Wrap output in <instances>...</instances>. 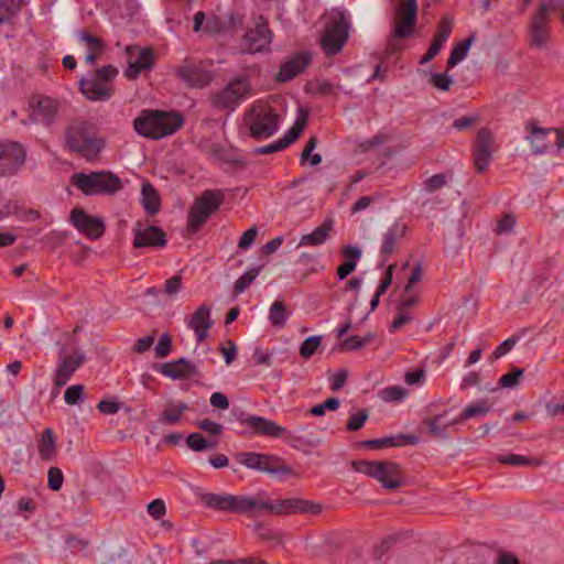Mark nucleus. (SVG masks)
Returning a JSON list of instances; mask_svg holds the SVG:
<instances>
[{
  "label": "nucleus",
  "instance_id": "obj_1",
  "mask_svg": "<svg viewBox=\"0 0 564 564\" xmlns=\"http://www.w3.org/2000/svg\"><path fill=\"white\" fill-rule=\"evenodd\" d=\"M322 511V503L308 499L285 498L272 501L267 498L264 492H259L254 497L240 496L239 513L248 514L249 517L263 512L274 516H290L318 514Z\"/></svg>",
  "mask_w": 564,
  "mask_h": 564
},
{
  "label": "nucleus",
  "instance_id": "obj_2",
  "mask_svg": "<svg viewBox=\"0 0 564 564\" xmlns=\"http://www.w3.org/2000/svg\"><path fill=\"white\" fill-rule=\"evenodd\" d=\"M184 117L176 111L143 110L133 121L134 130L142 137L159 140L178 131Z\"/></svg>",
  "mask_w": 564,
  "mask_h": 564
},
{
  "label": "nucleus",
  "instance_id": "obj_3",
  "mask_svg": "<svg viewBox=\"0 0 564 564\" xmlns=\"http://www.w3.org/2000/svg\"><path fill=\"white\" fill-rule=\"evenodd\" d=\"M242 122L252 139L263 140L278 131L280 116L270 104L257 100L245 111Z\"/></svg>",
  "mask_w": 564,
  "mask_h": 564
},
{
  "label": "nucleus",
  "instance_id": "obj_4",
  "mask_svg": "<svg viewBox=\"0 0 564 564\" xmlns=\"http://www.w3.org/2000/svg\"><path fill=\"white\" fill-rule=\"evenodd\" d=\"M252 95L250 75L245 73L231 77L221 89L210 93L208 101L216 110L231 112Z\"/></svg>",
  "mask_w": 564,
  "mask_h": 564
},
{
  "label": "nucleus",
  "instance_id": "obj_5",
  "mask_svg": "<svg viewBox=\"0 0 564 564\" xmlns=\"http://www.w3.org/2000/svg\"><path fill=\"white\" fill-rule=\"evenodd\" d=\"M321 47L327 56L340 53L349 37L350 23L344 11L332 9L324 17Z\"/></svg>",
  "mask_w": 564,
  "mask_h": 564
},
{
  "label": "nucleus",
  "instance_id": "obj_6",
  "mask_svg": "<svg viewBox=\"0 0 564 564\" xmlns=\"http://www.w3.org/2000/svg\"><path fill=\"white\" fill-rule=\"evenodd\" d=\"M66 144L70 151L79 153L87 161H93L98 158L105 142L97 137V132L91 124L78 121L67 128Z\"/></svg>",
  "mask_w": 564,
  "mask_h": 564
},
{
  "label": "nucleus",
  "instance_id": "obj_7",
  "mask_svg": "<svg viewBox=\"0 0 564 564\" xmlns=\"http://www.w3.org/2000/svg\"><path fill=\"white\" fill-rule=\"evenodd\" d=\"M70 182L87 196L113 195L123 188L121 178L110 171L75 173Z\"/></svg>",
  "mask_w": 564,
  "mask_h": 564
},
{
  "label": "nucleus",
  "instance_id": "obj_8",
  "mask_svg": "<svg viewBox=\"0 0 564 564\" xmlns=\"http://www.w3.org/2000/svg\"><path fill=\"white\" fill-rule=\"evenodd\" d=\"M118 69L113 65H105L96 69L91 77L79 80L80 93L91 101H106L115 93L111 82L117 77Z\"/></svg>",
  "mask_w": 564,
  "mask_h": 564
},
{
  "label": "nucleus",
  "instance_id": "obj_9",
  "mask_svg": "<svg viewBox=\"0 0 564 564\" xmlns=\"http://www.w3.org/2000/svg\"><path fill=\"white\" fill-rule=\"evenodd\" d=\"M225 202L221 189H206L197 197L188 209L187 227L191 231L199 230L208 218L215 214Z\"/></svg>",
  "mask_w": 564,
  "mask_h": 564
},
{
  "label": "nucleus",
  "instance_id": "obj_10",
  "mask_svg": "<svg viewBox=\"0 0 564 564\" xmlns=\"http://www.w3.org/2000/svg\"><path fill=\"white\" fill-rule=\"evenodd\" d=\"M210 66L212 62L185 59L182 65L175 67L174 74L189 88H204L215 78Z\"/></svg>",
  "mask_w": 564,
  "mask_h": 564
},
{
  "label": "nucleus",
  "instance_id": "obj_11",
  "mask_svg": "<svg viewBox=\"0 0 564 564\" xmlns=\"http://www.w3.org/2000/svg\"><path fill=\"white\" fill-rule=\"evenodd\" d=\"M496 150L497 144L492 131L487 127L480 128L471 147L473 163L477 173L482 174L487 171Z\"/></svg>",
  "mask_w": 564,
  "mask_h": 564
},
{
  "label": "nucleus",
  "instance_id": "obj_12",
  "mask_svg": "<svg viewBox=\"0 0 564 564\" xmlns=\"http://www.w3.org/2000/svg\"><path fill=\"white\" fill-rule=\"evenodd\" d=\"M238 460L247 468L256 469L268 474L291 475L293 473L292 467L286 465L281 457L274 455L259 453H240L238 455Z\"/></svg>",
  "mask_w": 564,
  "mask_h": 564
},
{
  "label": "nucleus",
  "instance_id": "obj_13",
  "mask_svg": "<svg viewBox=\"0 0 564 564\" xmlns=\"http://www.w3.org/2000/svg\"><path fill=\"white\" fill-rule=\"evenodd\" d=\"M552 18L542 15V10H535L529 19L527 41L530 47L545 48L552 39Z\"/></svg>",
  "mask_w": 564,
  "mask_h": 564
},
{
  "label": "nucleus",
  "instance_id": "obj_14",
  "mask_svg": "<svg viewBox=\"0 0 564 564\" xmlns=\"http://www.w3.org/2000/svg\"><path fill=\"white\" fill-rule=\"evenodd\" d=\"M417 20L416 0H400L394 14L393 37L406 39L412 35Z\"/></svg>",
  "mask_w": 564,
  "mask_h": 564
},
{
  "label": "nucleus",
  "instance_id": "obj_15",
  "mask_svg": "<svg viewBox=\"0 0 564 564\" xmlns=\"http://www.w3.org/2000/svg\"><path fill=\"white\" fill-rule=\"evenodd\" d=\"M28 150L14 140L2 141V177L17 175L25 165Z\"/></svg>",
  "mask_w": 564,
  "mask_h": 564
},
{
  "label": "nucleus",
  "instance_id": "obj_16",
  "mask_svg": "<svg viewBox=\"0 0 564 564\" xmlns=\"http://www.w3.org/2000/svg\"><path fill=\"white\" fill-rule=\"evenodd\" d=\"M133 234L134 248H163L167 243L166 234L162 228L140 220L134 224Z\"/></svg>",
  "mask_w": 564,
  "mask_h": 564
},
{
  "label": "nucleus",
  "instance_id": "obj_17",
  "mask_svg": "<svg viewBox=\"0 0 564 564\" xmlns=\"http://www.w3.org/2000/svg\"><path fill=\"white\" fill-rule=\"evenodd\" d=\"M29 109L35 121L50 124L57 116L59 101L48 96L34 94L29 98Z\"/></svg>",
  "mask_w": 564,
  "mask_h": 564
},
{
  "label": "nucleus",
  "instance_id": "obj_18",
  "mask_svg": "<svg viewBox=\"0 0 564 564\" xmlns=\"http://www.w3.org/2000/svg\"><path fill=\"white\" fill-rule=\"evenodd\" d=\"M86 356L77 350L70 355L65 354V349L59 351V362L55 369L53 382L56 388L64 387L75 373V371L85 362Z\"/></svg>",
  "mask_w": 564,
  "mask_h": 564
},
{
  "label": "nucleus",
  "instance_id": "obj_19",
  "mask_svg": "<svg viewBox=\"0 0 564 564\" xmlns=\"http://www.w3.org/2000/svg\"><path fill=\"white\" fill-rule=\"evenodd\" d=\"M69 220L79 232L89 239H99L105 232L102 219L87 214L83 208L72 209Z\"/></svg>",
  "mask_w": 564,
  "mask_h": 564
},
{
  "label": "nucleus",
  "instance_id": "obj_20",
  "mask_svg": "<svg viewBox=\"0 0 564 564\" xmlns=\"http://www.w3.org/2000/svg\"><path fill=\"white\" fill-rule=\"evenodd\" d=\"M129 56L128 67L124 69V76L128 79H137L142 70H149L154 64L153 51L149 47L127 46Z\"/></svg>",
  "mask_w": 564,
  "mask_h": 564
},
{
  "label": "nucleus",
  "instance_id": "obj_21",
  "mask_svg": "<svg viewBox=\"0 0 564 564\" xmlns=\"http://www.w3.org/2000/svg\"><path fill=\"white\" fill-rule=\"evenodd\" d=\"M261 22L250 29L243 36L245 51L257 53L265 50L272 40V33L268 24L260 18Z\"/></svg>",
  "mask_w": 564,
  "mask_h": 564
},
{
  "label": "nucleus",
  "instance_id": "obj_22",
  "mask_svg": "<svg viewBox=\"0 0 564 564\" xmlns=\"http://www.w3.org/2000/svg\"><path fill=\"white\" fill-rule=\"evenodd\" d=\"M240 423L250 427L253 433L279 438L288 433L286 429L263 416L249 415L240 417Z\"/></svg>",
  "mask_w": 564,
  "mask_h": 564
},
{
  "label": "nucleus",
  "instance_id": "obj_23",
  "mask_svg": "<svg viewBox=\"0 0 564 564\" xmlns=\"http://www.w3.org/2000/svg\"><path fill=\"white\" fill-rule=\"evenodd\" d=\"M453 30V22L448 17H443L437 24L436 32L432 39L427 52L420 59V64H426L441 52L444 43L449 37Z\"/></svg>",
  "mask_w": 564,
  "mask_h": 564
},
{
  "label": "nucleus",
  "instance_id": "obj_24",
  "mask_svg": "<svg viewBox=\"0 0 564 564\" xmlns=\"http://www.w3.org/2000/svg\"><path fill=\"white\" fill-rule=\"evenodd\" d=\"M160 371L162 375L174 380L202 376L197 366L186 358L165 362L161 366Z\"/></svg>",
  "mask_w": 564,
  "mask_h": 564
},
{
  "label": "nucleus",
  "instance_id": "obj_25",
  "mask_svg": "<svg viewBox=\"0 0 564 564\" xmlns=\"http://www.w3.org/2000/svg\"><path fill=\"white\" fill-rule=\"evenodd\" d=\"M206 507L224 512L239 513L240 496L206 492L200 497Z\"/></svg>",
  "mask_w": 564,
  "mask_h": 564
},
{
  "label": "nucleus",
  "instance_id": "obj_26",
  "mask_svg": "<svg viewBox=\"0 0 564 564\" xmlns=\"http://www.w3.org/2000/svg\"><path fill=\"white\" fill-rule=\"evenodd\" d=\"M187 326L193 329L198 344L204 341L213 326L210 308L206 304H202L188 319Z\"/></svg>",
  "mask_w": 564,
  "mask_h": 564
},
{
  "label": "nucleus",
  "instance_id": "obj_27",
  "mask_svg": "<svg viewBox=\"0 0 564 564\" xmlns=\"http://www.w3.org/2000/svg\"><path fill=\"white\" fill-rule=\"evenodd\" d=\"M312 61V55L307 52H300L292 58L281 65L278 74L280 82H289L301 74Z\"/></svg>",
  "mask_w": 564,
  "mask_h": 564
},
{
  "label": "nucleus",
  "instance_id": "obj_28",
  "mask_svg": "<svg viewBox=\"0 0 564 564\" xmlns=\"http://www.w3.org/2000/svg\"><path fill=\"white\" fill-rule=\"evenodd\" d=\"M379 465L381 466V471L375 479L381 482L384 488L393 490L404 484L399 464L393 462H380Z\"/></svg>",
  "mask_w": 564,
  "mask_h": 564
},
{
  "label": "nucleus",
  "instance_id": "obj_29",
  "mask_svg": "<svg viewBox=\"0 0 564 564\" xmlns=\"http://www.w3.org/2000/svg\"><path fill=\"white\" fill-rule=\"evenodd\" d=\"M406 231L408 226L401 221H395L387 229L382 236L380 248L381 254L384 258L390 257L394 252L398 240L405 237Z\"/></svg>",
  "mask_w": 564,
  "mask_h": 564
},
{
  "label": "nucleus",
  "instance_id": "obj_30",
  "mask_svg": "<svg viewBox=\"0 0 564 564\" xmlns=\"http://www.w3.org/2000/svg\"><path fill=\"white\" fill-rule=\"evenodd\" d=\"M193 31H203L207 34L220 33L225 29V22L217 15L212 14L206 17L203 11H198L194 15Z\"/></svg>",
  "mask_w": 564,
  "mask_h": 564
},
{
  "label": "nucleus",
  "instance_id": "obj_31",
  "mask_svg": "<svg viewBox=\"0 0 564 564\" xmlns=\"http://www.w3.org/2000/svg\"><path fill=\"white\" fill-rule=\"evenodd\" d=\"M141 204L147 214L150 216H154L161 210L160 195L149 181L142 182Z\"/></svg>",
  "mask_w": 564,
  "mask_h": 564
},
{
  "label": "nucleus",
  "instance_id": "obj_32",
  "mask_svg": "<svg viewBox=\"0 0 564 564\" xmlns=\"http://www.w3.org/2000/svg\"><path fill=\"white\" fill-rule=\"evenodd\" d=\"M417 441L416 436L414 435H395V436H386L382 438H376V440H367L364 441L361 444L366 447L372 448V449H382L386 447H395V446H402L405 444H415Z\"/></svg>",
  "mask_w": 564,
  "mask_h": 564
},
{
  "label": "nucleus",
  "instance_id": "obj_33",
  "mask_svg": "<svg viewBox=\"0 0 564 564\" xmlns=\"http://www.w3.org/2000/svg\"><path fill=\"white\" fill-rule=\"evenodd\" d=\"M79 41L87 45L88 54L85 57V62L89 65H94L99 55L105 50V43L100 37L94 36L87 30H82L77 33Z\"/></svg>",
  "mask_w": 564,
  "mask_h": 564
},
{
  "label": "nucleus",
  "instance_id": "obj_34",
  "mask_svg": "<svg viewBox=\"0 0 564 564\" xmlns=\"http://www.w3.org/2000/svg\"><path fill=\"white\" fill-rule=\"evenodd\" d=\"M39 456L44 462H53L57 454L56 437L52 429H45L37 441Z\"/></svg>",
  "mask_w": 564,
  "mask_h": 564
},
{
  "label": "nucleus",
  "instance_id": "obj_35",
  "mask_svg": "<svg viewBox=\"0 0 564 564\" xmlns=\"http://www.w3.org/2000/svg\"><path fill=\"white\" fill-rule=\"evenodd\" d=\"M189 409L188 404L180 401H169L159 417V422L165 425H176L182 421L184 412Z\"/></svg>",
  "mask_w": 564,
  "mask_h": 564
},
{
  "label": "nucleus",
  "instance_id": "obj_36",
  "mask_svg": "<svg viewBox=\"0 0 564 564\" xmlns=\"http://www.w3.org/2000/svg\"><path fill=\"white\" fill-rule=\"evenodd\" d=\"M492 409V404L488 400H478L471 404H468L459 414L458 417L451 421V424H460L464 421L481 417L488 414Z\"/></svg>",
  "mask_w": 564,
  "mask_h": 564
},
{
  "label": "nucleus",
  "instance_id": "obj_37",
  "mask_svg": "<svg viewBox=\"0 0 564 564\" xmlns=\"http://www.w3.org/2000/svg\"><path fill=\"white\" fill-rule=\"evenodd\" d=\"M345 261L337 268V275L340 280L346 279L357 265V260L361 257V250L354 246H345L341 249Z\"/></svg>",
  "mask_w": 564,
  "mask_h": 564
},
{
  "label": "nucleus",
  "instance_id": "obj_38",
  "mask_svg": "<svg viewBox=\"0 0 564 564\" xmlns=\"http://www.w3.org/2000/svg\"><path fill=\"white\" fill-rule=\"evenodd\" d=\"M333 229V220L326 219L313 232L303 235L300 240V246H321L329 237Z\"/></svg>",
  "mask_w": 564,
  "mask_h": 564
},
{
  "label": "nucleus",
  "instance_id": "obj_39",
  "mask_svg": "<svg viewBox=\"0 0 564 564\" xmlns=\"http://www.w3.org/2000/svg\"><path fill=\"white\" fill-rule=\"evenodd\" d=\"M375 338H376V334L371 333V332L368 333L367 335H365L364 337L358 336V335H352V336H349L340 341V344L338 345V350L339 351H356V350L364 348L366 345L370 344L371 341H373Z\"/></svg>",
  "mask_w": 564,
  "mask_h": 564
},
{
  "label": "nucleus",
  "instance_id": "obj_40",
  "mask_svg": "<svg viewBox=\"0 0 564 564\" xmlns=\"http://www.w3.org/2000/svg\"><path fill=\"white\" fill-rule=\"evenodd\" d=\"M532 134L531 142L535 154H542L552 147L551 143L545 141L550 134H554V129L534 128Z\"/></svg>",
  "mask_w": 564,
  "mask_h": 564
},
{
  "label": "nucleus",
  "instance_id": "obj_41",
  "mask_svg": "<svg viewBox=\"0 0 564 564\" xmlns=\"http://www.w3.org/2000/svg\"><path fill=\"white\" fill-rule=\"evenodd\" d=\"M474 40H475V35H470L464 42H460L453 47L451 55L447 59L448 68L456 66L459 62H462L466 57L468 50H469L471 43L474 42Z\"/></svg>",
  "mask_w": 564,
  "mask_h": 564
},
{
  "label": "nucleus",
  "instance_id": "obj_42",
  "mask_svg": "<svg viewBox=\"0 0 564 564\" xmlns=\"http://www.w3.org/2000/svg\"><path fill=\"white\" fill-rule=\"evenodd\" d=\"M186 444L194 452L214 449L217 446V442L209 441L197 432L187 435Z\"/></svg>",
  "mask_w": 564,
  "mask_h": 564
},
{
  "label": "nucleus",
  "instance_id": "obj_43",
  "mask_svg": "<svg viewBox=\"0 0 564 564\" xmlns=\"http://www.w3.org/2000/svg\"><path fill=\"white\" fill-rule=\"evenodd\" d=\"M286 307L282 301H275L270 307L269 321L274 327L282 328L286 323Z\"/></svg>",
  "mask_w": 564,
  "mask_h": 564
},
{
  "label": "nucleus",
  "instance_id": "obj_44",
  "mask_svg": "<svg viewBox=\"0 0 564 564\" xmlns=\"http://www.w3.org/2000/svg\"><path fill=\"white\" fill-rule=\"evenodd\" d=\"M445 413H441L430 419H425L423 423L429 427L430 434L433 437H441L445 434L448 426H452L451 422H444Z\"/></svg>",
  "mask_w": 564,
  "mask_h": 564
},
{
  "label": "nucleus",
  "instance_id": "obj_45",
  "mask_svg": "<svg viewBox=\"0 0 564 564\" xmlns=\"http://www.w3.org/2000/svg\"><path fill=\"white\" fill-rule=\"evenodd\" d=\"M380 462L378 460H354L351 463V467L355 471L365 474L367 476H370L372 478L378 477L381 471V466L379 465Z\"/></svg>",
  "mask_w": 564,
  "mask_h": 564
},
{
  "label": "nucleus",
  "instance_id": "obj_46",
  "mask_svg": "<svg viewBox=\"0 0 564 564\" xmlns=\"http://www.w3.org/2000/svg\"><path fill=\"white\" fill-rule=\"evenodd\" d=\"M262 267L251 268L243 273L234 284V293L236 295L243 293L252 283V281L259 275Z\"/></svg>",
  "mask_w": 564,
  "mask_h": 564
},
{
  "label": "nucleus",
  "instance_id": "obj_47",
  "mask_svg": "<svg viewBox=\"0 0 564 564\" xmlns=\"http://www.w3.org/2000/svg\"><path fill=\"white\" fill-rule=\"evenodd\" d=\"M497 460L501 464L513 465V466H518V465L539 466V465H541V460L538 458H529V457L517 455V454L499 456V457H497Z\"/></svg>",
  "mask_w": 564,
  "mask_h": 564
},
{
  "label": "nucleus",
  "instance_id": "obj_48",
  "mask_svg": "<svg viewBox=\"0 0 564 564\" xmlns=\"http://www.w3.org/2000/svg\"><path fill=\"white\" fill-rule=\"evenodd\" d=\"M322 343V336H311L300 346L299 354L304 359H310L318 349Z\"/></svg>",
  "mask_w": 564,
  "mask_h": 564
},
{
  "label": "nucleus",
  "instance_id": "obj_49",
  "mask_svg": "<svg viewBox=\"0 0 564 564\" xmlns=\"http://www.w3.org/2000/svg\"><path fill=\"white\" fill-rule=\"evenodd\" d=\"M306 124V118H300L296 120L293 127L284 134L282 139H280L284 145V148L292 144L294 141H296L302 133L304 127Z\"/></svg>",
  "mask_w": 564,
  "mask_h": 564
},
{
  "label": "nucleus",
  "instance_id": "obj_50",
  "mask_svg": "<svg viewBox=\"0 0 564 564\" xmlns=\"http://www.w3.org/2000/svg\"><path fill=\"white\" fill-rule=\"evenodd\" d=\"M406 390L400 386L387 387L380 392V398L384 402L401 401L406 395Z\"/></svg>",
  "mask_w": 564,
  "mask_h": 564
},
{
  "label": "nucleus",
  "instance_id": "obj_51",
  "mask_svg": "<svg viewBox=\"0 0 564 564\" xmlns=\"http://www.w3.org/2000/svg\"><path fill=\"white\" fill-rule=\"evenodd\" d=\"M85 387L83 384H74L68 387L64 392L65 402L69 405L84 401Z\"/></svg>",
  "mask_w": 564,
  "mask_h": 564
},
{
  "label": "nucleus",
  "instance_id": "obj_52",
  "mask_svg": "<svg viewBox=\"0 0 564 564\" xmlns=\"http://www.w3.org/2000/svg\"><path fill=\"white\" fill-rule=\"evenodd\" d=\"M536 10H542V15L551 18L552 13L564 11V0H542Z\"/></svg>",
  "mask_w": 564,
  "mask_h": 564
},
{
  "label": "nucleus",
  "instance_id": "obj_53",
  "mask_svg": "<svg viewBox=\"0 0 564 564\" xmlns=\"http://www.w3.org/2000/svg\"><path fill=\"white\" fill-rule=\"evenodd\" d=\"M47 486L53 491H58L64 481V475L58 467H51L47 471Z\"/></svg>",
  "mask_w": 564,
  "mask_h": 564
},
{
  "label": "nucleus",
  "instance_id": "obj_54",
  "mask_svg": "<svg viewBox=\"0 0 564 564\" xmlns=\"http://www.w3.org/2000/svg\"><path fill=\"white\" fill-rule=\"evenodd\" d=\"M430 83L437 89L442 91L449 90L453 85V79L447 73L443 74H432L430 77Z\"/></svg>",
  "mask_w": 564,
  "mask_h": 564
},
{
  "label": "nucleus",
  "instance_id": "obj_55",
  "mask_svg": "<svg viewBox=\"0 0 564 564\" xmlns=\"http://www.w3.org/2000/svg\"><path fill=\"white\" fill-rule=\"evenodd\" d=\"M523 375V369L513 368L511 372L503 375L499 379L501 388H514L519 383L520 377Z\"/></svg>",
  "mask_w": 564,
  "mask_h": 564
},
{
  "label": "nucleus",
  "instance_id": "obj_56",
  "mask_svg": "<svg viewBox=\"0 0 564 564\" xmlns=\"http://www.w3.org/2000/svg\"><path fill=\"white\" fill-rule=\"evenodd\" d=\"M183 286V278L181 274L167 279L164 283L163 292L167 296H174L177 294Z\"/></svg>",
  "mask_w": 564,
  "mask_h": 564
},
{
  "label": "nucleus",
  "instance_id": "obj_57",
  "mask_svg": "<svg viewBox=\"0 0 564 564\" xmlns=\"http://www.w3.org/2000/svg\"><path fill=\"white\" fill-rule=\"evenodd\" d=\"M368 419V411L367 410H360L358 413L351 415L349 419H348V422H347V425H346V429L348 431H358L360 430L365 422L367 421Z\"/></svg>",
  "mask_w": 564,
  "mask_h": 564
},
{
  "label": "nucleus",
  "instance_id": "obj_58",
  "mask_svg": "<svg viewBox=\"0 0 564 564\" xmlns=\"http://www.w3.org/2000/svg\"><path fill=\"white\" fill-rule=\"evenodd\" d=\"M171 349L172 338L169 334H163L155 346V354L159 358H164L171 352Z\"/></svg>",
  "mask_w": 564,
  "mask_h": 564
},
{
  "label": "nucleus",
  "instance_id": "obj_59",
  "mask_svg": "<svg viewBox=\"0 0 564 564\" xmlns=\"http://www.w3.org/2000/svg\"><path fill=\"white\" fill-rule=\"evenodd\" d=\"M446 184V177L444 174H435L429 177L424 182V189L429 193H433L442 188Z\"/></svg>",
  "mask_w": 564,
  "mask_h": 564
},
{
  "label": "nucleus",
  "instance_id": "obj_60",
  "mask_svg": "<svg viewBox=\"0 0 564 564\" xmlns=\"http://www.w3.org/2000/svg\"><path fill=\"white\" fill-rule=\"evenodd\" d=\"M387 141H388V137L386 134L378 133V134L373 135L372 138L367 139L364 142H361L359 144V148H360L361 152H368V151L372 150L373 148L383 144Z\"/></svg>",
  "mask_w": 564,
  "mask_h": 564
},
{
  "label": "nucleus",
  "instance_id": "obj_61",
  "mask_svg": "<svg viewBox=\"0 0 564 564\" xmlns=\"http://www.w3.org/2000/svg\"><path fill=\"white\" fill-rule=\"evenodd\" d=\"M148 512L153 519H161L166 512L164 501L161 499H154L148 505Z\"/></svg>",
  "mask_w": 564,
  "mask_h": 564
},
{
  "label": "nucleus",
  "instance_id": "obj_62",
  "mask_svg": "<svg viewBox=\"0 0 564 564\" xmlns=\"http://www.w3.org/2000/svg\"><path fill=\"white\" fill-rule=\"evenodd\" d=\"M196 425L209 433L210 435H220L221 432H223V426L219 424V423H216L212 420H208V419H204V420H200L196 423Z\"/></svg>",
  "mask_w": 564,
  "mask_h": 564
},
{
  "label": "nucleus",
  "instance_id": "obj_63",
  "mask_svg": "<svg viewBox=\"0 0 564 564\" xmlns=\"http://www.w3.org/2000/svg\"><path fill=\"white\" fill-rule=\"evenodd\" d=\"M257 234V227H251L248 230H246L239 239L238 248L242 250L248 249L254 242Z\"/></svg>",
  "mask_w": 564,
  "mask_h": 564
},
{
  "label": "nucleus",
  "instance_id": "obj_64",
  "mask_svg": "<svg viewBox=\"0 0 564 564\" xmlns=\"http://www.w3.org/2000/svg\"><path fill=\"white\" fill-rule=\"evenodd\" d=\"M207 564H270L263 560L257 557H245L239 560H217L212 561Z\"/></svg>",
  "mask_w": 564,
  "mask_h": 564
}]
</instances>
